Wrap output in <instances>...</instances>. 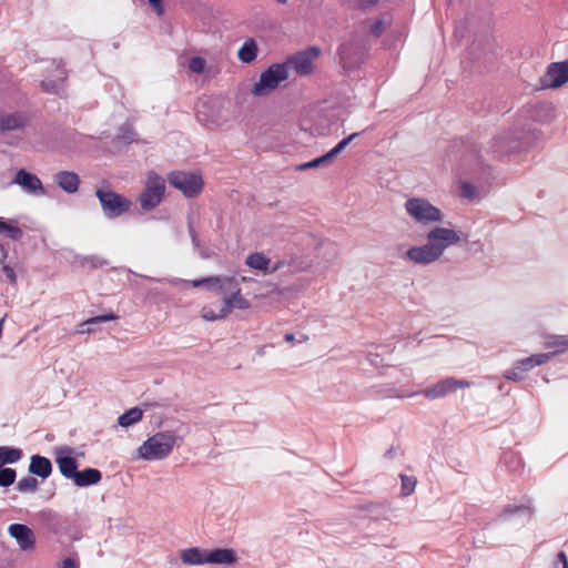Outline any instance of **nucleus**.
Instances as JSON below:
<instances>
[{
  "label": "nucleus",
  "instance_id": "34",
  "mask_svg": "<svg viewBox=\"0 0 568 568\" xmlns=\"http://www.w3.org/2000/svg\"><path fill=\"white\" fill-rule=\"evenodd\" d=\"M361 135V132H355L341 140L331 151L329 155L334 160L354 139Z\"/></svg>",
  "mask_w": 568,
  "mask_h": 568
},
{
  "label": "nucleus",
  "instance_id": "38",
  "mask_svg": "<svg viewBox=\"0 0 568 568\" xmlns=\"http://www.w3.org/2000/svg\"><path fill=\"white\" fill-rule=\"evenodd\" d=\"M205 65H206V62L201 57L191 58L189 61V64H187L190 71L197 73V74H200L204 71Z\"/></svg>",
  "mask_w": 568,
  "mask_h": 568
},
{
  "label": "nucleus",
  "instance_id": "51",
  "mask_svg": "<svg viewBox=\"0 0 568 568\" xmlns=\"http://www.w3.org/2000/svg\"><path fill=\"white\" fill-rule=\"evenodd\" d=\"M8 257V251L3 244L0 243V263L6 264L4 261Z\"/></svg>",
  "mask_w": 568,
  "mask_h": 568
},
{
  "label": "nucleus",
  "instance_id": "46",
  "mask_svg": "<svg viewBox=\"0 0 568 568\" xmlns=\"http://www.w3.org/2000/svg\"><path fill=\"white\" fill-rule=\"evenodd\" d=\"M187 229H189V234L192 239V243L194 244V246L199 247L200 246V241H199V236H197V233L195 232L191 221L189 220L187 222Z\"/></svg>",
  "mask_w": 568,
  "mask_h": 568
},
{
  "label": "nucleus",
  "instance_id": "1",
  "mask_svg": "<svg viewBox=\"0 0 568 568\" xmlns=\"http://www.w3.org/2000/svg\"><path fill=\"white\" fill-rule=\"evenodd\" d=\"M195 287L202 285L216 286L220 293L224 294V307L221 312L224 314H229L233 308L237 310H246L250 307V302L244 298L241 294V288L239 287V282L234 277H206L202 280H196L193 282Z\"/></svg>",
  "mask_w": 568,
  "mask_h": 568
},
{
  "label": "nucleus",
  "instance_id": "23",
  "mask_svg": "<svg viewBox=\"0 0 568 568\" xmlns=\"http://www.w3.org/2000/svg\"><path fill=\"white\" fill-rule=\"evenodd\" d=\"M102 473L97 468H85L77 473L73 483L78 487H87L100 483Z\"/></svg>",
  "mask_w": 568,
  "mask_h": 568
},
{
  "label": "nucleus",
  "instance_id": "28",
  "mask_svg": "<svg viewBox=\"0 0 568 568\" xmlns=\"http://www.w3.org/2000/svg\"><path fill=\"white\" fill-rule=\"evenodd\" d=\"M22 450L20 448L0 446V467L6 464H14L22 458Z\"/></svg>",
  "mask_w": 568,
  "mask_h": 568
},
{
  "label": "nucleus",
  "instance_id": "21",
  "mask_svg": "<svg viewBox=\"0 0 568 568\" xmlns=\"http://www.w3.org/2000/svg\"><path fill=\"white\" fill-rule=\"evenodd\" d=\"M237 555L231 548H216L206 550V564L234 565L237 562Z\"/></svg>",
  "mask_w": 568,
  "mask_h": 568
},
{
  "label": "nucleus",
  "instance_id": "20",
  "mask_svg": "<svg viewBox=\"0 0 568 568\" xmlns=\"http://www.w3.org/2000/svg\"><path fill=\"white\" fill-rule=\"evenodd\" d=\"M54 183L64 192L73 194L80 186V178L73 171H59L53 176Z\"/></svg>",
  "mask_w": 568,
  "mask_h": 568
},
{
  "label": "nucleus",
  "instance_id": "22",
  "mask_svg": "<svg viewBox=\"0 0 568 568\" xmlns=\"http://www.w3.org/2000/svg\"><path fill=\"white\" fill-rule=\"evenodd\" d=\"M29 471L34 476L45 479L52 473V464L47 457L33 455L30 460Z\"/></svg>",
  "mask_w": 568,
  "mask_h": 568
},
{
  "label": "nucleus",
  "instance_id": "47",
  "mask_svg": "<svg viewBox=\"0 0 568 568\" xmlns=\"http://www.w3.org/2000/svg\"><path fill=\"white\" fill-rule=\"evenodd\" d=\"M202 316H203V318H205L207 321H215V320L225 317L226 314H224V312H222L220 315H215L212 311L203 310V315Z\"/></svg>",
  "mask_w": 568,
  "mask_h": 568
},
{
  "label": "nucleus",
  "instance_id": "5",
  "mask_svg": "<svg viewBox=\"0 0 568 568\" xmlns=\"http://www.w3.org/2000/svg\"><path fill=\"white\" fill-rule=\"evenodd\" d=\"M165 193V180L154 172H150L145 185L139 195L141 209L145 212L155 209L163 200Z\"/></svg>",
  "mask_w": 568,
  "mask_h": 568
},
{
  "label": "nucleus",
  "instance_id": "39",
  "mask_svg": "<svg viewBox=\"0 0 568 568\" xmlns=\"http://www.w3.org/2000/svg\"><path fill=\"white\" fill-rule=\"evenodd\" d=\"M504 377L508 381L519 382L524 378V372H520V368H517V363H515L513 368L504 373Z\"/></svg>",
  "mask_w": 568,
  "mask_h": 568
},
{
  "label": "nucleus",
  "instance_id": "43",
  "mask_svg": "<svg viewBox=\"0 0 568 568\" xmlns=\"http://www.w3.org/2000/svg\"><path fill=\"white\" fill-rule=\"evenodd\" d=\"M2 272L6 275V277H7V280L9 281L10 284H12V285L17 284L16 272H14V270L10 265L2 264Z\"/></svg>",
  "mask_w": 568,
  "mask_h": 568
},
{
  "label": "nucleus",
  "instance_id": "11",
  "mask_svg": "<svg viewBox=\"0 0 568 568\" xmlns=\"http://www.w3.org/2000/svg\"><path fill=\"white\" fill-rule=\"evenodd\" d=\"M526 144L511 131L496 135L490 143V151L496 156H504L520 151Z\"/></svg>",
  "mask_w": 568,
  "mask_h": 568
},
{
  "label": "nucleus",
  "instance_id": "57",
  "mask_svg": "<svg viewBox=\"0 0 568 568\" xmlns=\"http://www.w3.org/2000/svg\"><path fill=\"white\" fill-rule=\"evenodd\" d=\"M367 2L372 6H376L379 2V0H367Z\"/></svg>",
  "mask_w": 568,
  "mask_h": 568
},
{
  "label": "nucleus",
  "instance_id": "10",
  "mask_svg": "<svg viewBox=\"0 0 568 568\" xmlns=\"http://www.w3.org/2000/svg\"><path fill=\"white\" fill-rule=\"evenodd\" d=\"M463 233L446 227H434L426 236L427 242L442 256L444 251L460 242Z\"/></svg>",
  "mask_w": 568,
  "mask_h": 568
},
{
  "label": "nucleus",
  "instance_id": "31",
  "mask_svg": "<svg viewBox=\"0 0 568 568\" xmlns=\"http://www.w3.org/2000/svg\"><path fill=\"white\" fill-rule=\"evenodd\" d=\"M0 234H4L13 241H19L23 235V231L18 225L0 217Z\"/></svg>",
  "mask_w": 568,
  "mask_h": 568
},
{
  "label": "nucleus",
  "instance_id": "25",
  "mask_svg": "<svg viewBox=\"0 0 568 568\" xmlns=\"http://www.w3.org/2000/svg\"><path fill=\"white\" fill-rule=\"evenodd\" d=\"M118 318H119V316L115 315L114 313H109V314L91 317V318L84 321L83 323H81V325H80V327H81L80 333L81 334H84V333H88V334L95 333L98 331L97 326L99 324L104 323V322H109V321H115Z\"/></svg>",
  "mask_w": 568,
  "mask_h": 568
},
{
  "label": "nucleus",
  "instance_id": "62",
  "mask_svg": "<svg viewBox=\"0 0 568 568\" xmlns=\"http://www.w3.org/2000/svg\"><path fill=\"white\" fill-rule=\"evenodd\" d=\"M241 281H242V282H247V278H246L245 276H243V277L241 278Z\"/></svg>",
  "mask_w": 568,
  "mask_h": 568
},
{
  "label": "nucleus",
  "instance_id": "48",
  "mask_svg": "<svg viewBox=\"0 0 568 568\" xmlns=\"http://www.w3.org/2000/svg\"><path fill=\"white\" fill-rule=\"evenodd\" d=\"M87 261H89L91 263L92 267H101V266L108 264V261H105L101 257H98V256H91V257L87 258Z\"/></svg>",
  "mask_w": 568,
  "mask_h": 568
},
{
  "label": "nucleus",
  "instance_id": "56",
  "mask_svg": "<svg viewBox=\"0 0 568 568\" xmlns=\"http://www.w3.org/2000/svg\"><path fill=\"white\" fill-rule=\"evenodd\" d=\"M559 565H561L560 561H558V558L552 562V568H559Z\"/></svg>",
  "mask_w": 568,
  "mask_h": 568
},
{
  "label": "nucleus",
  "instance_id": "2",
  "mask_svg": "<svg viewBox=\"0 0 568 568\" xmlns=\"http://www.w3.org/2000/svg\"><path fill=\"white\" fill-rule=\"evenodd\" d=\"M368 47L364 39L356 34L339 44L337 49L338 62L344 70L353 71L359 68L367 58Z\"/></svg>",
  "mask_w": 568,
  "mask_h": 568
},
{
  "label": "nucleus",
  "instance_id": "7",
  "mask_svg": "<svg viewBox=\"0 0 568 568\" xmlns=\"http://www.w3.org/2000/svg\"><path fill=\"white\" fill-rule=\"evenodd\" d=\"M407 213L419 223L439 222L443 214L439 209L420 197L408 199L405 203Z\"/></svg>",
  "mask_w": 568,
  "mask_h": 568
},
{
  "label": "nucleus",
  "instance_id": "60",
  "mask_svg": "<svg viewBox=\"0 0 568 568\" xmlns=\"http://www.w3.org/2000/svg\"><path fill=\"white\" fill-rule=\"evenodd\" d=\"M559 344H560V345H565V344H566V342H565L564 339H560ZM556 345H558V343H556Z\"/></svg>",
  "mask_w": 568,
  "mask_h": 568
},
{
  "label": "nucleus",
  "instance_id": "40",
  "mask_svg": "<svg viewBox=\"0 0 568 568\" xmlns=\"http://www.w3.org/2000/svg\"><path fill=\"white\" fill-rule=\"evenodd\" d=\"M504 462L506 464V466L508 467V469L510 471H514V465L517 464V465H520L521 464V458L513 453V452H508V453H505L504 455Z\"/></svg>",
  "mask_w": 568,
  "mask_h": 568
},
{
  "label": "nucleus",
  "instance_id": "3",
  "mask_svg": "<svg viewBox=\"0 0 568 568\" xmlns=\"http://www.w3.org/2000/svg\"><path fill=\"white\" fill-rule=\"evenodd\" d=\"M176 439L172 432L156 433L140 446L139 456L145 460L163 459L172 453Z\"/></svg>",
  "mask_w": 568,
  "mask_h": 568
},
{
  "label": "nucleus",
  "instance_id": "27",
  "mask_svg": "<svg viewBox=\"0 0 568 568\" xmlns=\"http://www.w3.org/2000/svg\"><path fill=\"white\" fill-rule=\"evenodd\" d=\"M551 355H552V353H548V354L542 353V354L531 355L527 358L516 362L517 368H520V372H524V373L528 372L536 366H540V365L545 364Z\"/></svg>",
  "mask_w": 568,
  "mask_h": 568
},
{
  "label": "nucleus",
  "instance_id": "19",
  "mask_svg": "<svg viewBox=\"0 0 568 568\" xmlns=\"http://www.w3.org/2000/svg\"><path fill=\"white\" fill-rule=\"evenodd\" d=\"M29 123V116L24 112L0 113V132L22 130Z\"/></svg>",
  "mask_w": 568,
  "mask_h": 568
},
{
  "label": "nucleus",
  "instance_id": "52",
  "mask_svg": "<svg viewBox=\"0 0 568 568\" xmlns=\"http://www.w3.org/2000/svg\"><path fill=\"white\" fill-rule=\"evenodd\" d=\"M308 169H313V166L311 165V161L306 162V163H302V164L296 166V170H298V171H305V170H308Z\"/></svg>",
  "mask_w": 568,
  "mask_h": 568
},
{
  "label": "nucleus",
  "instance_id": "44",
  "mask_svg": "<svg viewBox=\"0 0 568 568\" xmlns=\"http://www.w3.org/2000/svg\"><path fill=\"white\" fill-rule=\"evenodd\" d=\"M525 510H529L531 513L530 508L527 507V506H524V505H520V506L508 505V506H506L504 508L503 514L509 516V515H513V514H516V513H520V511H525Z\"/></svg>",
  "mask_w": 568,
  "mask_h": 568
},
{
  "label": "nucleus",
  "instance_id": "59",
  "mask_svg": "<svg viewBox=\"0 0 568 568\" xmlns=\"http://www.w3.org/2000/svg\"><path fill=\"white\" fill-rule=\"evenodd\" d=\"M124 139L129 140V141H133L134 139L130 135H124Z\"/></svg>",
  "mask_w": 568,
  "mask_h": 568
},
{
  "label": "nucleus",
  "instance_id": "61",
  "mask_svg": "<svg viewBox=\"0 0 568 568\" xmlns=\"http://www.w3.org/2000/svg\"><path fill=\"white\" fill-rule=\"evenodd\" d=\"M387 456H392L393 455V450L389 449L387 453H386Z\"/></svg>",
  "mask_w": 568,
  "mask_h": 568
},
{
  "label": "nucleus",
  "instance_id": "29",
  "mask_svg": "<svg viewBox=\"0 0 568 568\" xmlns=\"http://www.w3.org/2000/svg\"><path fill=\"white\" fill-rule=\"evenodd\" d=\"M257 45L253 39H248L239 50V59L242 62L251 63L256 59Z\"/></svg>",
  "mask_w": 568,
  "mask_h": 568
},
{
  "label": "nucleus",
  "instance_id": "42",
  "mask_svg": "<svg viewBox=\"0 0 568 568\" xmlns=\"http://www.w3.org/2000/svg\"><path fill=\"white\" fill-rule=\"evenodd\" d=\"M332 162H333V159L329 155V153L327 152L326 154L312 160L311 165L313 166V169H315V168H320V166L329 165Z\"/></svg>",
  "mask_w": 568,
  "mask_h": 568
},
{
  "label": "nucleus",
  "instance_id": "32",
  "mask_svg": "<svg viewBox=\"0 0 568 568\" xmlns=\"http://www.w3.org/2000/svg\"><path fill=\"white\" fill-rule=\"evenodd\" d=\"M246 264L252 268L266 271L270 260L263 253H253L247 256Z\"/></svg>",
  "mask_w": 568,
  "mask_h": 568
},
{
  "label": "nucleus",
  "instance_id": "33",
  "mask_svg": "<svg viewBox=\"0 0 568 568\" xmlns=\"http://www.w3.org/2000/svg\"><path fill=\"white\" fill-rule=\"evenodd\" d=\"M39 483L32 476L21 478L17 484V489L20 493H34L38 489Z\"/></svg>",
  "mask_w": 568,
  "mask_h": 568
},
{
  "label": "nucleus",
  "instance_id": "36",
  "mask_svg": "<svg viewBox=\"0 0 568 568\" xmlns=\"http://www.w3.org/2000/svg\"><path fill=\"white\" fill-rule=\"evenodd\" d=\"M400 480H402V495L409 496L415 489V486L417 483L416 478L413 476L400 475Z\"/></svg>",
  "mask_w": 568,
  "mask_h": 568
},
{
  "label": "nucleus",
  "instance_id": "45",
  "mask_svg": "<svg viewBox=\"0 0 568 568\" xmlns=\"http://www.w3.org/2000/svg\"><path fill=\"white\" fill-rule=\"evenodd\" d=\"M153 11L158 17H162L164 14V4L163 0H148Z\"/></svg>",
  "mask_w": 568,
  "mask_h": 568
},
{
  "label": "nucleus",
  "instance_id": "55",
  "mask_svg": "<svg viewBox=\"0 0 568 568\" xmlns=\"http://www.w3.org/2000/svg\"><path fill=\"white\" fill-rule=\"evenodd\" d=\"M307 339H308V336H307V335H305V334H302V335L300 336L298 343H304V342H306Z\"/></svg>",
  "mask_w": 568,
  "mask_h": 568
},
{
  "label": "nucleus",
  "instance_id": "41",
  "mask_svg": "<svg viewBox=\"0 0 568 568\" xmlns=\"http://www.w3.org/2000/svg\"><path fill=\"white\" fill-rule=\"evenodd\" d=\"M385 30V21L384 19H377L369 28V33L375 37L379 38Z\"/></svg>",
  "mask_w": 568,
  "mask_h": 568
},
{
  "label": "nucleus",
  "instance_id": "30",
  "mask_svg": "<svg viewBox=\"0 0 568 568\" xmlns=\"http://www.w3.org/2000/svg\"><path fill=\"white\" fill-rule=\"evenodd\" d=\"M143 412L139 407L126 410L118 418V423L122 427H129L142 419Z\"/></svg>",
  "mask_w": 568,
  "mask_h": 568
},
{
  "label": "nucleus",
  "instance_id": "50",
  "mask_svg": "<svg viewBox=\"0 0 568 568\" xmlns=\"http://www.w3.org/2000/svg\"><path fill=\"white\" fill-rule=\"evenodd\" d=\"M558 561L561 562V568H568V558L565 551L558 552Z\"/></svg>",
  "mask_w": 568,
  "mask_h": 568
},
{
  "label": "nucleus",
  "instance_id": "8",
  "mask_svg": "<svg viewBox=\"0 0 568 568\" xmlns=\"http://www.w3.org/2000/svg\"><path fill=\"white\" fill-rule=\"evenodd\" d=\"M168 180L173 187L181 191L186 197L197 196L203 189L202 176L197 173L176 171L172 172Z\"/></svg>",
  "mask_w": 568,
  "mask_h": 568
},
{
  "label": "nucleus",
  "instance_id": "4",
  "mask_svg": "<svg viewBox=\"0 0 568 568\" xmlns=\"http://www.w3.org/2000/svg\"><path fill=\"white\" fill-rule=\"evenodd\" d=\"M95 196L99 199L103 214L110 220L125 214L132 206L130 199L114 192L109 185L105 189H97Z\"/></svg>",
  "mask_w": 568,
  "mask_h": 568
},
{
  "label": "nucleus",
  "instance_id": "17",
  "mask_svg": "<svg viewBox=\"0 0 568 568\" xmlns=\"http://www.w3.org/2000/svg\"><path fill=\"white\" fill-rule=\"evenodd\" d=\"M9 534L16 538L19 547L27 551L32 550L36 544V537L31 528L23 524H12L9 526Z\"/></svg>",
  "mask_w": 568,
  "mask_h": 568
},
{
  "label": "nucleus",
  "instance_id": "13",
  "mask_svg": "<svg viewBox=\"0 0 568 568\" xmlns=\"http://www.w3.org/2000/svg\"><path fill=\"white\" fill-rule=\"evenodd\" d=\"M195 109L197 120L205 125H216L222 118L220 102L217 100H200Z\"/></svg>",
  "mask_w": 568,
  "mask_h": 568
},
{
  "label": "nucleus",
  "instance_id": "49",
  "mask_svg": "<svg viewBox=\"0 0 568 568\" xmlns=\"http://www.w3.org/2000/svg\"><path fill=\"white\" fill-rule=\"evenodd\" d=\"M60 568H77V562L72 558H65Z\"/></svg>",
  "mask_w": 568,
  "mask_h": 568
},
{
  "label": "nucleus",
  "instance_id": "6",
  "mask_svg": "<svg viewBox=\"0 0 568 568\" xmlns=\"http://www.w3.org/2000/svg\"><path fill=\"white\" fill-rule=\"evenodd\" d=\"M288 78L285 64H272L262 72L258 82L252 89V93L262 97L275 90L282 81Z\"/></svg>",
  "mask_w": 568,
  "mask_h": 568
},
{
  "label": "nucleus",
  "instance_id": "54",
  "mask_svg": "<svg viewBox=\"0 0 568 568\" xmlns=\"http://www.w3.org/2000/svg\"><path fill=\"white\" fill-rule=\"evenodd\" d=\"M42 87L45 88L47 91L51 90L53 88V83H48L45 81L42 82Z\"/></svg>",
  "mask_w": 568,
  "mask_h": 568
},
{
  "label": "nucleus",
  "instance_id": "18",
  "mask_svg": "<svg viewBox=\"0 0 568 568\" xmlns=\"http://www.w3.org/2000/svg\"><path fill=\"white\" fill-rule=\"evenodd\" d=\"M527 113L534 121L549 123L556 118V108L551 102H538L528 105Z\"/></svg>",
  "mask_w": 568,
  "mask_h": 568
},
{
  "label": "nucleus",
  "instance_id": "37",
  "mask_svg": "<svg viewBox=\"0 0 568 568\" xmlns=\"http://www.w3.org/2000/svg\"><path fill=\"white\" fill-rule=\"evenodd\" d=\"M460 195L465 199H474L477 195V187L467 181L460 182Z\"/></svg>",
  "mask_w": 568,
  "mask_h": 568
},
{
  "label": "nucleus",
  "instance_id": "26",
  "mask_svg": "<svg viewBox=\"0 0 568 568\" xmlns=\"http://www.w3.org/2000/svg\"><path fill=\"white\" fill-rule=\"evenodd\" d=\"M181 560L186 565H204L206 564V550L193 547L181 552Z\"/></svg>",
  "mask_w": 568,
  "mask_h": 568
},
{
  "label": "nucleus",
  "instance_id": "35",
  "mask_svg": "<svg viewBox=\"0 0 568 568\" xmlns=\"http://www.w3.org/2000/svg\"><path fill=\"white\" fill-rule=\"evenodd\" d=\"M17 473L13 468L0 467V486L9 487L16 481Z\"/></svg>",
  "mask_w": 568,
  "mask_h": 568
},
{
  "label": "nucleus",
  "instance_id": "63",
  "mask_svg": "<svg viewBox=\"0 0 568 568\" xmlns=\"http://www.w3.org/2000/svg\"><path fill=\"white\" fill-rule=\"evenodd\" d=\"M148 278L151 280V281H156L154 277H148Z\"/></svg>",
  "mask_w": 568,
  "mask_h": 568
},
{
  "label": "nucleus",
  "instance_id": "53",
  "mask_svg": "<svg viewBox=\"0 0 568 568\" xmlns=\"http://www.w3.org/2000/svg\"><path fill=\"white\" fill-rule=\"evenodd\" d=\"M284 339H285L287 343H292V344H293V343L295 342V335H294V334H292V333H286V334L284 335Z\"/></svg>",
  "mask_w": 568,
  "mask_h": 568
},
{
  "label": "nucleus",
  "instance_id": "12",
  "mask_svg": "<svg viewBox=\"0 0 568 568\" xmlns=\"http://www.w3.org/2000/svg\"><path fill=\"white\" fill-rule=\"evenodd\" d=\"M568 81V60L550 63L540 78V89H556Z\"/></svg>",
  "mask_w": 568,
  "mask_h": 568
},
{
  "label": "nucleus",
  "instance_id": "14",
  "mask_svg": "<svg viewBox=\"0 0 568 568\" xmlns=\"http://www.w3.org/2000/svg\"><path fill=\"white\" fill-rule=\"evenodd\" d=\"M469 386L470 382L466 379H456L454 377H447L439 381L433 387L423 390V394L429 399H435L444 397L447 394L455 392L457 388H464Z\"/></svg>",
  "mask_w": 568,
  "mask_h": 568
},
{
  "label": "nucleus",
  "instance_id": "15",
  "mask_svg": "<svg viewBox=\"0 0 568 568\" xmlns=\"http://www.w3.org/2000/svg\"><path fill=\"white\" fill-rule=\"evenodd\" d=\"M13 184L20 185L26 192L34 195H44L45 190L42 185L41 180L33 173L20 169L13 180Z\"/></svg>",
  "mask_w": 568,
  "mask_h": 568
},
{
  "label": "nucleus",
  "instance_id": "9",
  "mask_svg": "<svg viewBox=\"0 0 568 568\" xmlns=\"http://www.w3.org/2000/svg\"><path fill=\"white\" fill-rule=\"evenodd\" d=\"M321 55V49L316 45L306 48L290 57L285 61V67H290L300 75H307L313 72V62Z\"/></svg>",
  "mask_w": 568,
  "mask_h": 568
},
{
  "label": "nucleus",
  "instance_id": "24",
  "mask_svg": "<svg viewBox=\"0 0 568 568\" xmlns=\"http://www.w3.org/2000/svg\"><path fill=\"white\" fill-rule=\"evenodd\" d=\"M61 474L68 479H74L78 470V462L72 456H58L55 459Z\"/></svg>",
  "mask_w": 568,
  "mask_h": 568
},
{
  "label": "nucleus",
  "instance_id": "16",
  "mask_svg": "<svg viewBox=\"0 0 568 568\" xmlns=\"http://www.w3.org/2000/svg\"><path fill=\"white\" fill-rule=\"evenodd\" d=\"M440 255L427 242L423 246H413L405 252L403 258L409 260L416 264L428 265L434 263Z\"/></svg>",
  "mask_w": 568,
  "mask_h": 568
},
{
  "label": "nucleus",
  "instance_id": "58",
  "mask_svg": "<svg viewBox=\"0 0 568 568\" xmlns=\"http://www.w3.org/2000/svg\"><path fill=\"white\" fill-rule=\"evenodd\" d=\"M277 3H281V4H286L287 3V0H275Z\"/></svg>",
  "mask_w": 568,
  "mask_h": 568
}]
</instances>
